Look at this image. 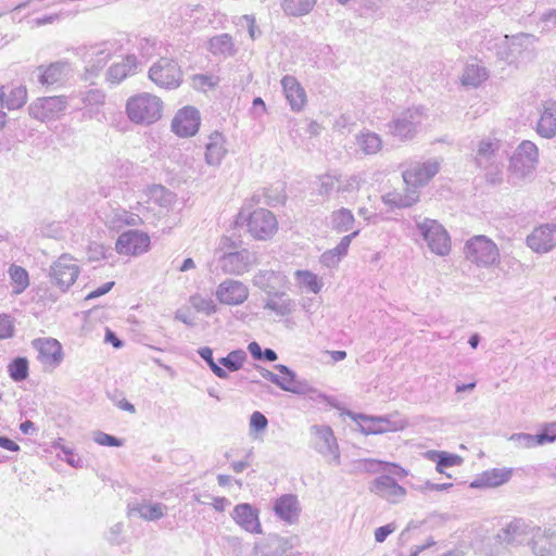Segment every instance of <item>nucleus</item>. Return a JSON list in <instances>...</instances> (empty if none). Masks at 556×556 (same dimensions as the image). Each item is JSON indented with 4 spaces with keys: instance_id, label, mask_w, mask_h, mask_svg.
I'll list each match as a JSON object with an SVG mask.
<instances>
[{
    "instance_id": "20e7f679",
    "label": "nucleus",
    "mask_w": 556,
    "mask_h": 556,
    "mask_svg": "<svg viewBox=\"0 0 556 556\" xmlns=\"http://www.w3.org/2000/svg\"><path fill=\"white\" fill-rule=\"evenodd\" d=\"M245 223L248 232L256 240H268L278 230L276 216L266 208H256L248 212L241 208L238 214V223Z\"/></svg>"
},
{
    "instance_id": "c756f323",
    "label": "nucleus",
    "mask_w": 556,
    "mask_h": 556,
    "mask_svg": "<svg viewBox=\"0 0 556 556\" xmlns=\"http://www.w3.org/2000/svg\"><path fill=\"white\" fill-rule=\"evenodd\" d=\"M274 511L282 521L292 525L299 519L301 507L298 497L293 494H283L274 503Z\"/></svg>"
},
{
    "instance_id": "f3484780",
    "label": "nucleus",
    "mask_w": 556,
    "mask_h": 556,
    "mask_svg": "<svg viewBox=\"0 0 556 556\" xmlns=\"http://www.w3.org/2000/svg\"><path fill=\"white\" fill-rule=\"evenodd\" d=\"M527 245L535 253L545 254L556 248V225L543 224L535 227L526 239Z\"/></svg>"
},
{
    "instance_id": "473e14b6",
    "label": "nucleus",
    "mask_w": 556,
    "mask_h": 556,
    "mask_svg": "<svg viewBox=\"0 0 556 556\" xmlns=\"http://www.w3.org/2000/svg\"><path fill=\"white\" fill-rule=\"evenodd\" d=\"M536 132L546 139H552L556 136V101L547 100L542 103Z\"/></svg>"
},
{
    "instance_id": "cd10ccee",
    "label": "nucleus",
    "mask_w": 556,
    "mask_h": 556,
    "mask_svg": "<svg viewBox=\"0 0 556 556\" xmlns=\"http://www.w3.org/2000/svg\"><path fill=\"white\" fill-rule=\"evenodd\" d=\"M140 62L135 54H127L119 62H114L106 72V79L112 84H119L127 77L135 75Z\"/></svg>"
},
{
    "instance_id": "0e129e2a",
    "label": "nucleus",
    "mask_w": 556,
    "mask_h": 556,
    "mask_svg": "<svg viewBox=\"0 0 556 556\" xmlns=\"http://www.w3.org/2000/svg\"><path fill=\"white\" fill-rule=\"evenodd\" d=\"M92 439L93 441L99 444V445H102V446H122L123 445V441L111 435V434H108L105 432H102V431H96L93 432L92 434Z\"/></svg>"
},
{
    "instance_id": "7ed1b4c3",
    "label": "nucleus",
    "mask_w": 556,
    "mask_h": 556,
    "mask_svg": "<svg viewBox=\"0 0 556 556\" xmlns=\"http://www.w3.org/2000/svg\"><path fill=\"white\" fill-rule=\"evenodd\" d=\"M414 220L419 238L432 253L445 256L451 252V238L442 224L428 217Z\"/></svg>"
},
{
    "instance_id": "b1692460",
    "label": "nucleus",
    "mask_w": 556,
    "mask_h": 556,
    "mask_svg": "<svg viewBox=\"0 0 556 556\" xmlns=\"http://www.w3.org/2000/svg\"><path fill=\"white\" fill-rule=\"evenodd\" d=\"M531 548L535 556H556V527L533 528Z\"/></svg>"
},
{
    "instance_id": "e2e57ef3",
    "label": "nucleus",
    "mask_w": 556,
    "mask_h": 556,
    "mask_svg": "<svg viewBox=\"0 0 556 556\" xmlns=\"http://www.w3.org/2000/svg\"><path fill=\"white\" fill-rule=\"evenodd\" d=\"M237 25L241 27H247L249 36L252 40L256 39L261 35L254 15H242L241 17H239Z\"/></svg>"
},
{
    "instance_id": "338daca9",
    "label": "nucleus",
    "mask_w": 556,
    "mask_h": 556,
    "mask_svg": "<svg viewBox=\"0 0 556 556\" xmlns=\"http://www.w3.org/2000/svg\"><path fill=\"white\" fill-rule=\"evenodd\" d=\"M268 420L261 412H254L250 417V430L261 432L267 428Z\"/></svg>"
},
{
    "instance_id": "6ab92c4d",
    "label": "nucleus",
    "mask_w": 556,
    "mask_h": 556,
    "mask_svg": "<svg viewBox=\"0 0 556 556\" xmlns=\"http://www.w3.org/2000/svg\"><path fill=\"white\" fill-rule=\"evenodd\" d=\"M150 237L138 230L123 232L116 241V252L123 255H140L148 251Z\"/></svg>"
},
{
    "instance_id": "3c124183",
    "label": "nucleus",
    "mask_w": 556,
    "mask_h": 556,
    "mask_svg": "<svg viewBox=\"0 0 556 556\" xmlns=\"http://www.w3.org/2000/svg\"><path fill=\"white\" fill-rule=\"evenodd\" d=\"M355 421L358 422L361 431L365 434H379L381 433V426L379 421V416H367L363 414H352L349 413Z\"/></svg>"
},
{
    "instance_id": "09e8293b",
    "label": "nucleus",
    "mask_w": 556,
    "mask_h": 556,
    "mask_svg": "<svg viewBox=\"0 0 556 556\" xmlns=\"http://www.w3.org/2000/svg\"><path fill=\"white\" fill-rule=\"evenodd\" d=\"M190 305L198 312L206 316L215 314L218 309L217 304L210 296H204L201 293H194L189 298Z\"/></svg>"
},
{
    "instance_id": "ea45409f",
    "label": "nucleus",
    "mask_w": 556,
    "mask_h": 556,
    "mask_svg": "<svg viewBox=\"0 0 556 556\" xmlns=\"http://www.w3.org/2000/svg\"><path fill=\"white\" fill-rule=\"evenodd\" d=\"M355 143L364 155H375L383 147L381 137L368 129H363L355 135Z\"/></svg>"
},
{
    "instance_id": "4d7b16f0",
    "label": "nucleus",
    "mask_w": 556,
    "mask_h": 556,
    "mask_svg": "<svg viewBox=\"0 0 556 556\" xmlns=\"http://www.w3.org/2000/svg\"><path fill=\"white\" fill-rule=\"evenodd\" d=\"M247 358V354L242 350L231 351L227 356L219 358V364H222L229 371H237L242 366Z\"/></svg>"
},
{
    "instance_id": "f257e3e1",
    "label": "nucleus",
    "mask_w": 556,
    "mask_h": 556,
    "mask_svg": "<svg viewBox=\"0 0 556 556\" xmlns=\"http://www.w3.org/2000/svg\"><path fill=\"white\" fill-rule=\"evenodd\" d=\"M502 142L495 137H484L477 142L473 161L485 173L486 180L497 184L502 180L503 156Z\"/></svg>"
},
{
    "instance_id": "5fc2aeb1",
    "label": "nucleus",
    "mask_w": 556,
    "mask_h": 556,
    "mask_svg": "<svg viewBox=\"0 0 556 556\" xmlns=\"http://www.w3.org/2000/svg\"><path fill=\"white\" fill-rule=\"evenodd\" d=\"M9 275L15 285V293H22L29 286V277L25 268L18 265H11L9 268Z\"/></svg>"
},
{
    "instance_id": "603ef678",
    "label": "nucleus",
    "mask_w": 556,
    "mask_h": 556,
    "mask_svg": "<svg viewBox=\"0 0 556 556\" xmlns=\"http://www.w3.org/2000/svg\"><path fill=\"white\" fill-rule=\"evenodd\" d=\"M110 223L112 227L117 228L122 226H139L142 223V218L138 214L118 208L114 211Z\"/></svg>"
},
{
    "instance_id": "e433bc0d",
    "label": "nucleus",
    "mask_w": 556,
    "mask_h": 556,
    "mask_svg": "<svg viewBox=\"0 0 556 556\" xmlns=\"http://www.w3.org/2000/svg\"><path fill=\"white\" fill-rule=\"evenodd\" d=\"M513 470L509 468H493L483 471L471 483V488H496L509 481Z\"/></svg>"
},
{
    "instance_id": "2eb2a0df",
    "label": "nucleus",
    "mask_w": 556,
    "mask_h": 556,
    "mask_svg": "<svg viewBox=\"0 0 556 556\" xmlns=\"http://www.w3.org/2000/svg\"><path fill=\"white\" fill-rule=\"evenodd\" d=\"M424 119L425 114L421 109H408L396 115L389 123V131L401 139H410L415 136Z\"/></svg>"
},
{
    "instance_id": "58836bf2",
    "label": "nucleus",
    "mask_w": 556,
    "mask_h": 556,
    "mask_svg": "<svg viewBox=\"0 0 556 556\" xmlns=\"http://www.w3.org/2000/svg\"><path fill=\"white\" fill-rule=\"evenodd\" d=\"M358 233L359 230H355L352 233L342 237L337 247L321 254L320 262L329 268L337 266L348 254L352 240L357 237Z\"/></svg>"
},
{
    "instance_id": "c85d7f7f",
    "label": "nucleus",
    "mask_w": 556,
    "mask_h": 556,
    "mask_svg": "<svg viewBox=\"0 0 556 556\" xmlns=\"http://www.w3.org/2000/svg\"><path fill=\"white\" fill-rule=\"evenodd\" d=\"M281 86L291 110L300 112L306 104V92L294 76L286 75L281 78Z\"/></svg>"
},
{
    "instance_id": "6e6552de",
    "label": "nucleus",
    "mask_w": 556,
    "mask_h": 556,
    "mask_svg": "<svg viewBox=\"0 0 556 556\" xmlns=\"http://www.w3.org/2000/svg\"><path fill=\"white\" fill-rule=\"evenodd\" d=\"M275 368L281 374V376L278 377V382L276 383V386L281 390L298 395H306L314 401L328 400L326 394L312 387L307 380L298 378L296 374L288 366L278 364Z\"/></svg>"
},
{
    "instance_id": "a878e982",
    "label": "nucleus",
    "mask_w": 556,
    "mask_h": 556,
    "mask_svg": "<svg viewBox=\"0 0 556 556\" xmlns=\"http://www.w3.org/2000/svg\"><path fill=\"white\" fill-rule=\"evenodd\" d=\"M490 72L481 61H468L459 76V83L465 88L476 89L489 79Z\"/></svg>"
},
{
    "instance_id": "680f3d73",
    "label": "nucleus",
    "mask_w": 556,
    "mask_h": 556,
    "mask_svg": "<svg viewBox=\"0 0 556 556\" xmlns=\"http://www.w3.org/2000/svg\"><path fill=\"white\" fill-rule=\"evenodd\" d=\"M509 440L520 448H530L540 445L539 442H536V434L514 433L510 435Z\"/></svg>"
},
{
    "instance_id": "864d4df0",
    "label": "nucleus",
    "mask_w": 556,
    "mask_h": 556,
    "mask_svg": "<svg viewBox=\"0 0 556 556\" xmlns=\"http://www.w3.org/2000/svg\"><path fill=\"white\" fill-rule=\"evenodd\" d=\"M8 372L12 380L20 382L28 377V361L26 357H16L8 365Z\"/></svg>"
},
{
    "instance_id": "bf43d9fd",
    "label": "nucleus",
    "mask_w": 556,
    "mask_h": 556,
    "mask_svg": "<svg viewBox=\"0 0 556 556\" xmlns=\"http://www.w3.org/2000/svg\"><path fill=\"white\" fill-rule=\"evenodd\" d=\"M383 462L377 459H357L352 463L351 472L363 473L370 472L376 473L382 469Z\"/></svg>"
},
{
    "instance_id": "6e6d98bb",
    "label": "nucleus",
    "mask_w": 556,
    "mask_h": 556,
    "mask_svg": "<svg viewBox=\"0 0 556 556\" xmlns=\"http://www.w3.org/2000/svg\"><path fill=\"white\" fill-rule=\"evenodd\" d=\"M378 422H380L381 426V433L389 431H400L407 426V420L401 417L399 414L379 416Z\"/></svg>"
},
{
    "instance_id": "4be33fe9",
    "label": "nucleus",
    "mask_w": 556,
    "mask_h": 556,
    "mask_svg": "<svg viewBox=\"0 0 556 556\" xmlns=\"http://www.w3.org/2000/svg\"><path fill=\"white\" fill-rule=\"evenodd\" d=\"M369 491L393 504L399 503L406 495V490L388 475L374 479L369 485Z\"/></svg>"
},
{
    "instance_id": "052dcab7",
    "label": "nucleus",
    "mask_w": 556,
    "mask_h": 556,
    "mask_svg": "<svg viewBox=\"0 0 556 556\" xmlns=\"http://www.w3.org/2000/svg\"><path fill=\"white\" fill-rule=\"evenodd\" d=\"M56 448H60L62 453V455L59 453L58 456L62 460L66 462L70 466L74 468H81L84 466L83 458L76 453H74L70 447L58 444Z\"/></svg>"
},
{
    "instance_id": "4c0bfd02",
    "label": "nucleus",
    "mask_w": 556,
    "mask_h": 556,
    "mask_svg": "<svg viewBox=\"0 0 556 556\" xmlns=\"http://www.w3.org/2000/svg\"><path fill=\"white\" fill-rule=\"evenodd\" d=\"M225 138L220 132H213L205 144L204 159L207 165L218 166L227 153Z\"/></svg>"
},
{
    "instance_id": "7c9ffc66",
    "label": "nucleus",
    "mask_w": 556,
    "mask_h": 556,
    "mask_svg": "<svg viewBox=\"0 0 556 556\" xmlns=\"http://www.w3.org/2000/svg\"><path fill=\"white\" fill-rule=\"evenodd\" d=\"M290 549L288 540L274 535L264 543L255 544L250 556H295Z\"/></svg>"
},
{
    "instance_id": "ddd939ff",
    "label": "nucleus",
    "mask_w": 556,
    "mask_h": 556,
    "mask_svg": "<svg viewBox=\"0 0 556 556\" xmlns=\"http://www.w3.org/2000/svg\"><path fill=\"white\" fill-rule=\"evenodd\" d=\"M441 162L438 159H429L424 162L412 163L408 168L402 173L405 186L415 191L427 186L429 181L439 173Z\"/></svg>"
},
{
    "instance_id": "69168bd1",
    "label": "nucleus",
    "mask_w": 556,
    "mask_h": 556,
    "mask_svg": "<svg viewBox=\"0 0 556 556\" xmlns=\"http://www.w3.org/2000/svg\"><path fill=\"white\" fill-rule=\"evenodd\" d=\"M14 334V321L8 314H0V339H9Z\"/></svg>"
},
{
    "instance_id": "a18cd8bd",
    "label": "nucleus",
    "mask_w": 556,
    "mask_h": 556,
    "mask_svg": "<svg viewBox=\"0 0 556 556\" xmlns=\"http://www.w3.org/2000/svg\"><path fill=\"white\" fill-rule=\"evenodd\" d=\"M355 218L353 213L345 207L336 210L330 215V226L338 232H346L354 226Z\"/></svg>"
},
{
    "instance_id": "0eeeda50",
    "label": "nucleus",
    "mask_w": 556,
    "mask_h": 556,
    "mask_svg": "<svg viewBox=\"0 0 556 556\" xmlns=\"http://www.w3.org/2000/svg\"><path fill=\"white\" fill-rule=\"evenodd\" d=\"M539 163V149L530 140H523L515 150L509 162V172L517 178L530 177Z\"/></svg>"
},
{
    "instance_id": "c9c22d12",
    "label": "nucleus",
    "mask_w": 556,
    "mask_h": 556,
    "mask_svg": "<svg viewBox=\"0 0 556 556\" xmlns=\"http://www.w3.org/2000/svg\"><path fill=\"white\" fill-rule=\"evenodd\" d=\"M286 281L287 278L283 274L271 269H261L252 279L253 285L266 294L277 291L285 286Z\"/></svg>"
},
{
    "instance_id": "79ce46f5",
    "label": "nucleus",
    "mask_w": 556,
    "mask_h": 556,
    "mask_svg": "<svg viewBox=\"0 0 556 556\" xmlns=\"http://www.w3.org/2000/svg\"><path fill=\"white\" fill-rule=\"evenodd\" d=\"M425 456L437 464L435 469L438 472L444 473L447 477H451V475L445 472V468L459 466L463 463V458L460 456L443 451H427Z\"/></svg>"
},
{
    "instance_id": "c03bdc74",
    "label": "nucleus",
    "mask_w": 556,
    "mask_h": 556,
    "mask_svg": "<svg viewBox=\"0 0 556 556\" xmlns=\"http://www.w3.org/2000/svg\"><path fill=\"white\" fill-rule=\"evenodd\" d=\"M317 0H281L280 7L288 16H304L316 5Z\"/></svg>"
},
{
    "instance_id": "4468645a",
    "label": "nucleus",
    "mask_w": 556,
    "mask_h": 556,
    "mask_svg": "<svg viewBox=\"0 0 556 556\" xmlns=\"http://www.w3.org/2000/svg\"><path fill=\"white\" fill-rule=\"evenodd\" d=\"M258 263L255 252L241 249L235 252H226L218 258V265L224 274L242 276Z\"/></svg>"
},
{
    "instance_id": "dca6fc26",
    "label": "nucleus",
    "mask_w": 556,
    "mask_h": 556,
    "mask_svg": "<svg viewBox=\"0 0 556 556\" xmlns=\"http://www.w3.org/2000/svg\"><path fill=\"white\" fill-rule=\"evenodd\" d=\"M250 294L249 287L232 278L222 281L215 290V296L220 304L238 306L243 304Z\"/></svg>"
},
{
    "instance_id": "423d86ee",
    "label": "nucleus",
    "mask_w": 556,
    "mask_h": 556,
    "mask_svg": "<svg viewBox=\"0 0 556 556\" xmlns=\"http://www.w3.org/2000/svg\"><path fill=\"white\" fill-rule=\"evenodd\" d=\"M464 253L468 261L479 267H491L500 263V250L495 242L486 236H475L469 239Z\"/></svg>"
},
{
    "instance_id": "37998d69",
    "label": "nucleus",
    "mask_w": 556,
    "mask_h": 556,
    "mask_svg": "<svg viewBox=\"0 0 556 556\" xmlns=\"http://www.w3.org/2000/svg\"><path fill=\"white\" fill-rule=\"evenodd\" d=\"M208 50L214 55L228 58L236 53L232 37L228 34L217 35L208 40Z\"/></svg>"
},
{
    "instance_id": "a211bd4d",
    "label": "nucleus",
    "mask_w": 556,
    "mask_h": 556,
    "mask_svg": "<svg viewBox=\"0 0 556 556\" xmlns=\"http://www.w3.org/2000/svg\"><path fill=\"white\" fill-rule=\"evenodd\" d=\"M532 530L525 520L514 519L497 532L495 539L501 544L519 546L532 538Z\"/></svg>"
},
{
    "instance_id": "f704fd0d",
    "label": "nucleus",
    "mask_w": 556,
    "mask_h": 556,
    "mask_svg": "<svg viewBox=\"0 0 556 556\" xmlns=\"http://www.w3.org/2000/svg\"><path fill=\"white\" fill-rule=\"evenodd\" d=\"M167 513V506L163 503H154L151 501H142L128 505V515H138L147 521H156L163 518Z\"/></svg>"
},
{
    "instance_id": "5701e85b",
    "label": "nucleus",
    "mask_w": 556,
    "mask_h": 556,
    "mask_svg": "<svg viewBox=\"0 0 556 556\" xmlns=\"http://www.w3.org/2000/svg\"><path fill=\"white\" fill-rule=\"evenodd\" d=\"M38 351V359L45 366L55 368L63 361V352L60 342L52 338H39L33 341Z\"/></svg>"
},
{
    "instance_id": "13d9d810",
    "label": "nucleus",
    "mask_w": 556,
    "mask_h": 556,
    "mask_svg": "<svg viewBox=\"0 0 556 556\" xmlns=\"http://www.w3.org/2000/svg\"><path fill=\"white\" fill-rule=\"evenodd\" d=\"M340 182V175L338 174H325L319 177V189L318 192L321 195L329 197L332 192H338Z\"/></svg>"
},
{
    "instance_id": "f8f14e48",
    "label": "nucleus",
    "mask_w": 556,
    "mask_h": 556,
    "mask_svg": "<svg viewBox=\"0 0 556 556\" xmlns=\"http://www.w3.org/2000/svg\"><path fill=\"white\" fill-rule=\"evenodd\" d=\"M68 105L65 96L42 97L36 99L28 106L29 115L40 122L59 119Z\"/></svg>"
},
{
    "instance_id": "9b49d317",
    "label": "nucleus",
    "mask_w": 556,
    "mask_h": 556,
    "mask_svg": "<svg viewBox=\"0 0 556 556\" xmlns=\"http://www.w3.org/2000/svg\"><path fill=\"white\" fill-rule=\"evenodd\" d=\"M149 78L161 88L175 89L182 81V72L175 60L161 58L150 67Z\"/></svg>"
},
{
    "instance_id": "9d476101",
    "label": "nucleus",
    "mask_w": 556,
    "mask_h": 556,
    "mask_svg": "<svg viewBox=\"0 0 556 556\" xmlns=\"http://www.w3.org/2000/svg\"><path fill=\"white\" fill-rule=\"evenodd\" d=\"M79 273L77 260L65 253L50 266L49 277L53 286L65 292L75 283Z\"/></svg>"
},
{
    "instance_id": "f03ea898",
    "label": "nucleus",
    "mask_w": 556,
    "mask_h": 556,
    "mask_svg": "<svg viewBox=\"0 0 556 556\" xmlns=\"http://www.w3.org/2000/svg\"><path fill=\"white\" fill-rule=\"evenodd\" d=\"M125 110L131 123L149 126L162 117L163 102L152 93L141 92L127 100Z\"/></svg>"
},
{
    "instance_id": "774afa93",
    "label": "nucleus",
    "mask_w": 556,
    "mask_h": 556,
    "mask_svg": "<svg viewBox=\"0 0 556 556\" xmlns=\"http://www.w3.org/2000/svg\"><path fill=\"white\" fill-rule=\"evenodd\" d=\"M536 442H539L540 445L556 441V425L545 428L543 432L536 434Z\"/></svg>"
},
{
    "instance_id": "49530a36",
    "label": "nucleus",
    "mask_w": 556,
    "mask_h": 556,
    "mask_svg": "<svg viewBox=\"0 0 556 556\" xmlns=\"http://www.w3.org/2000/svg\"><path fill=\"white\" fill-rule=\"evenodd\" d=\"M365 182L366 178L363 173H354L345 176L340 175L338 193L344 194L357 192Z\"/></svg>"
},
{
    "instance_id": "8fccbe9b",
    "label": "nucleus",
    "mask_w": 556,
    "mask_h": 556,
    "mask_svg": "<svg viewBox=\"0 0 556 556\" xmlns=\"http://www.w3.org/2000/svg\"><path fill=\"white\" fill-rule=\"evenodd\" d=\"M27 101V89L24 86L11 88L9 93L4 92V106L8 110H17Z\"/></svg>"
},
{
    "instance_id": "aec40b11",
    "label": "nucleus",
    "mask_w": 556,
    "mask_h": 556,
    "mask_svg": "<svg viewBox=\"0 0 556 556\" xmlns=\"http://www.w3.org/2000/svg\"><path fill=\"white\" fill-rule=\"evenodd\" d=\"M200 113L193 106H185L179 110L172 121V130L179 137L194 136L200 127Z\"/></svg>"
},
{
    "instance_id": "72a5a7b5",
    "label": "nucleus",
    "mask_w": 556,
    "mask_h": 556,
    "mask_svg": "<svg viewBox=\"0 0 556 556\" xmlns=\"http://www.w3.org/2000/svg\"><path fill=\"white\" fill-rule=\"evenodd\" d=\"M420 193L410 189L408 186L405 190H393L384 193L381 197L382 202L391 208H406L410 207L419 201Z\"/></svg>"
},
{
    "instance_id": "bb28decb",
    "label": "nucleus",
    "mask_w": 556,
    "mask_h": 556,
    "mask_svg": "<svg viewBox=\"0 0 556 556\" xmlns=\"http://www.w3.org/2000/svg\"><path fill=\"white\" fill-rule=\"evenodd\" d=\"M232 519L238 526L250 533H262L258 510L248 503L235 506Z\"/></svg>"
},
{
    "instance_id": "2f4dec72",
    "label": "nucleus",
    "mask_w": 556,
    "mask_h": 556,
    "mask_svg": "<svg viewBox=\"0 0 556 556\" xmlns=\"http://www.w3.org/2000/svg\"><path fill=\"white\" fill-rule=\"evenodd\" d=\"M264 308L273 312L276 316L285 317L291 315L296 307V303L283 291H274L266 294Z\"/></svg>"
},
{
    "instance_id": "de8ad7c7",
    "label": "nucleus",
    "mask_w": 556,
    "mask_h": 556,
    "mask_svg": "<svg viewBox=\"0 0 556 556\" xmlns=\"http://www.w3.org/2000/svg\"><path fill=\"white\" fill-rule=\"evenodd\" d=\"M295 279L301 288H305L307 291L318 293L323 288V282L318 276L309 270H296Z\"/></svg>"
},
{
    "instance_id": "393cba45",
    "label": "nucleus",
    "mask_w": 556,
    "mask_h": 556,
    "mask_svg": "<svg viewBox=\"0 0 556 556\" xmlns=\"http://www.w3.org/2000/svg\"><path fill=\"white\" fill-rule=\"evenodd\" d=\"M38 81L42 86H53L62 84L71 74V63L66 60H60L38 67Z\"/></svg>"
},
{
    "instance_id": "39448f33",
    "label": "nucleus",
    "mask_w": 556,
    "mask_h": 556,
    "mask_svg": "<svg viewBox=\"0 0 556 556\" xmlns=\"http://www.w3.org/2000/svg\"><path fill=\"white\" fill-rule=\"evenodd\" d=\"M535 38L529 34L505 36L498 45L497 55L508 64L519 65L532 59Z\"/></svg>"
},
{
    "instance_id": "a19ab883",
    "label": "nucleus",
    "mask_w": 556,
    "mask_h": 556,
    "mask_svg": "<svg viewBox=\"0 0 556 556\" xmlns=\"http://www.w3.org/2000/svg\"><path fill=\"white\" fill-rule=\"evenodd\" d=\"M83 109L88 117L92 118L100 113L105 103V93L100 89H88L79 93Z\"/></svg>"
},
{
    "instance_id": "1a4fd4ad",
    "label": "nucleus",
    "mask_w": 556,
    "mask_h": 556,
    "mask_svg": "<svg viewBox=\"0 0 556 556\" xmlns=\"http://www.w3.org/2000/svg\"><path fill=\"white\" fill-rule=\"evenodd\" d=\"M313 435V447L330 465L341 464L340 450L332 429L326 425H314L311 427Z\"/></svg>"
},
{
    "instance_id": "412c9836",
    "label": "nucleus",
    "mask_w": 556,
    "mask_h": 556,
    "mask_svg": "<svg viewBox=\"0 0 556 556\" xmlns=\"http://www.w3.org/2000/svg\"><path fill=\"white\" fill-rule=\"evenodd\" d=\"M114 52V43L109 41L87 49L84 53L86 73L96 76L106 65Z\"/></svg>"
}]
</instances>
